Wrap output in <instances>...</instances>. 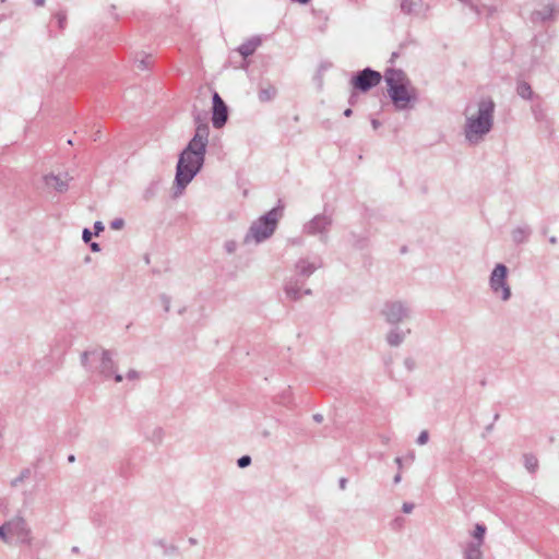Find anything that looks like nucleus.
<instances>
[{
  "label": "nucleus",
  "mask_w": 559,
  "mask_h": 559,
  "mask_svg": "<svg viewBox=\"0 0 559 559\" xmlns=\"http://www.w3.org/2000/svg\"><path fill=\"white\" fill-rule=\"evenodd\" d=\"M197 128L193 138L180 153L176 167L175 181L178 187L186 188L201 170L206 146L209 143L210 128L206 122H200V116H195Z\"/></svg>",
  "instance_id": "f257e3e1"
},
{
  "label": "nucleus",
  "mask_w": 559,
  "mask_h": 559,
  "mask_svg": "<svg viewBox=\"0 0 559 559\" xmlns=\"http://www.w3.org/2000/svg\"><path fill=\"white\" fill-rule=\"evenodd\" d=\"M496 104L490 97H481L465 108L464 136L471 145H477L493 128Z\"/></svg>",
  "instance_id": "f03ea898"
},
{
  "label": "nucleus",
  "mask_w": 559,
  "mask_h": 559,
  "mask_svg": "<svg viewBox=\"0 0 559 559\" xmlns=\"http://www.w3.org/2000/svg\"><path fill=\"white\" fill-rule=\"evenodd\" d=\"M384 79L388 85V94L396 109L405 110L411 107V103L416 102V90L411 85L402 70L388 69Z\"/></svg>",
  "instance_id": "7ed1b4c3"
},
{
  "label": "nucleus",
  "mask_w": 559,
  "mask_h": 559,
  "mask_svg": "<svg viewBox=\"0 0 559 559\" xmlns=\"http://www.w3.org/2000/svg\"><path fill=\"white\" fill-rule=\"evenodd\" d=\"M321 266V259H316L314 261H309L305 258L299 259L295 264V275L285 281L284 293L286 297L297 301L302 295H311L310 288L304 289L305 283Z\"/></svg>",
  "instance_id": "20e7f679"
},
{
  "label": "nucleus",
  "mask_w": 559,
  "mask_h": 559,
  "mask_svg": "<svg viewBox=\"0 0 559 559\" xmlns=\"http://www.w3.org/2000/svg\"><path fill=\"white\" fill-rule=\"evenodd\" d=\"M81 364L87 370L97 372L106 379H109L115 374L116 382H121L123 380V377L120 373H116V365L110 350H85L81 355Z\"/></svg>",
  "instance_id": "39448f33"
},
{
  "label": "nucleus",
  "mask_w": 559,
  "mask_h": 559,
  "mask_svg": "<svg viewBox=\"0 0 559 559\" xmlns=\"http://www.w3.org/2000/svg\"><path fill=\"white\" fill-rule=\"evenodd\" d=\"M283 215V206L278 205L252 222L243 238L246 245L260 243L269 239L275 231L278 221Z\"/></svg>",
  "instance_id": "423d86ee"
},
{
  "label": "nucleus",
  "mask_w": 559,
  "mask_h": 559,
  "mask_svg": "<svg viewBox=\"0 0 559 559\" xmlns=\"http://www.w3.org/2000/svg\"><path fill=\"white\" fill-rule=\"evenodd\" d=\"M507 277L508 267L502 263L496 264L489 277L490 289L503 301H507L511 298V288L507 282Z\"/></svg>",
  "instance_id": "0eeeda50"
},
{
  "label": "nucleus",
  "mask_w": 559,
  "mask_h": 559,
  "mask_svg": "<svg viewBox=\"0 0 559 559\" xmlns=\"http://www.w3.org/2000/svg\"><path fill=\"white\" fill-rule=\"evenodd\" d=\"M380 313L389 324L396 325L411 317V309L404 301L388 300Z\"/></svg>",
  "instance_id": "6e6552de"
},
{
  "label": "nucleus",
  "mask_w": 559,
  "mask_h": 559,
  "mask_svg": "<svg viewBox=\"0 0 559 559\" xmlns=\"http://www.w3.org/2000/svg\"><path fill=\"white\" fill-rule=\"evenodd\" d=\"M333 219L330 215L318 214L304 225V233L310 236H320L322 242L328 241V234Z\"/></svg>",
  "instance_id": "1a4fd4ad"
},
{
  "label": "nucleus",
  "mask_w": 559,
  "mask_h": 559,
  "mask_svg": "<svg viewBox=\"0 0 559 559\" xmlns=\"http://www.w3.org/2000/svg\"><path fill=\"white\" fill-rule=\"evenodd\" d=\"M382 80L380 72L366 68L358 71L350 80L353 87L359 92L366 93L377 86Z\"/></svg>",
  "instance_id": "9d476101"
},
{
  "label": "nucleus",
  "mask_w": 559,
  "mask_h": 559,
  "mask_svg": "<svg viewBox=\"0 0 559 559\" xmlns=\"http://www.w3.org/2000/svg\"><path fill=\"white\" fill-rule=\"evenodd\" d=\"M7 522L11 537H15L21 544L31 545L32 531L23 516L16 515Z\"/></svg>",
  "instance_id": "9b49d317"
},
{
  "label": "nucleus",
  "mask_w": 559,
  "mask_h": 559,
  "mask_svg": "<svg viewBox=\"0 0 559 559\" xmlns=\"http://www.w3.org/2000/svg\"><path fill=\"white\" fill-rule=\"evenodd\" d=\"M228 119V108L217 92L213 94V115L212 123L214 128L219 129L225 126Z\"/></svg>",
  "instance_id": "f8f14e48"
},
{
  "label": "nucleus",
  "mask_w": 559,
  "mask_h": 559,
  "mask_svg": "<svg viewBox=\"0 0 559 559\" xmlns=\"http://www.w3.org/2000/svg\"><path fill=\"white\" fill-rule=\"evenodd\" d=\"M69 176L68 174L63 175H53L49 174L44 177V182L46 187L56 190L57 192H66L69 188Z\"/></svg>",
  "instance_id": "ddd939ff"
},
{
  "label": "nucleus",
  "mask_w": 559,
  "mask_h": 559,
  "mask_svg": "<svg viewBox=\"0 0 559 559\" xmlns=\"http://www.w3.org/2000/svg\"><path fill=\"white\" fill-rule=\"evenodd\" d=\"M277 88L271 83H261L259 85L258 98L261 103H267L275 98Z\"/></svg>",
  "instance_id": "4468645a"
},
{
  "label": "nucleus",
  "mask_w": 559,
  "mask_h": 559,
  "mask_svg": "<svg viewBox=\"0 0 559 559\" xmlns=\"http://www.w3.org/2000/svg\"><path fill=\"white\" fill-rule=\"evenodd\" d=\"M408 333H411V330L402 331L399 328H394L388 332L385 338L390 346L397 347L404 342Z\"/></svg>",
  "instance_id": "2eb2a0df"
},
{
  "label": "nucleus",
  "mask_w": 559,
  "mask_h": 559,
  "mask_svg": "<svg viewBox=\"0 0 559 559\" xmlns=\"http://www.w3.org/2000/svg\"><path fill=\"white\" fill-rule=\"evenodd\" d=\"M261 45V39L259 37H252L249 40L245 41L238 47V52L247 58L254 53L257 48Z\"/></svg>",
  "instance_id": "dca6fc26"
},
{
  "label": "nucleus",
  "mask_w": 559,
  "mask_h": 559,
  "mask_svg": "<svg viewBox=\"0 0 559 559\" xmlns=\"http://www.w3.org/2000/svg\"><path fill=\"white\" fill-rule=\"evenodd\" d=\"M532 234V229L526 226V225H523V226H518L516 228H514L512 230V240L515 242V243H524L528 240L530 236Z\"/></svg>",
  "instance_id": "f3484780"
},
{
  "label": "nucleus",
  "mask_w": 559,
  "mask_h": 559,
  "mask_svg": "<svg viewBox=\"0 0 559 559\" xmlns=\"http://www.w3.org/2000/svg\"><path fill=\"white\" fill-rule=\"evenodd\" d=\"M464 559H483L481 546L479 543H467L463 550Z\"/></svg>",
  "instance_id": "a211bd4d"
},
{
  "label": "nucleus",
  "mask_w": 559,
  "mask_h": 559,
  "mask_svg": "<svg viewBox=\"0 0 559 559\" xmlns=\"http://www.w3.org/2000/svg\"><path fill=\"white\" fill-rule=\"evenodd\" d=\"M552 12H554V10L550 5H545L543 9L532 12L531 20L534 23L545 22V21L551 19Z\"/></svg>",
  "instance_id": "6ab92c4d"
},
{
  "label": "nucleus",
  "mask_w": 559,
  "mask_h": 559,
  "mask_svg": "<svg viewBox=\"0 0 559 559\" xmlns=\"http://www.w3.org/2000/svg\"><path fill=\"white\" fill-rule=\"evenodd\" d=\"M516 93L523 99H532L534 93L532 91L531 85L525 81H519L516 84Z\"/></svg>",
  "instance_id": "aec40b11"
},
{
  "label": "nucleus",
  "mask_w": 559,
  "mask_h": 559,
  "mask_svg": "<svg viewBox=\"0 0 559 559\" xmlns=\"http://www.w3.org/2000/svg\"><path fill=\"white\" fill-rule=\"evenodd\" d=\"M486 530L487 528H486V526L484 524L477 523L475 525V530H474V532L472 534L474 540H472L471 543H479V546L483 547Z\"/></svg>",
  "instance_id": "412c9836"
},
{
  "label": "nucleus",
  "mask_w": 559,
  "mask_h": 559,
  "mask_svg": "<svg viewBox=\"0 0 559 559\" xmlns=\"http://www.w3.org/2000/svg\"><path fill=\"white\" fill-rule=\"evenodd\" d=\"M472 9L478 14V15H487L490 16L496 11L493 7L486 5V4H472Z\"/></svg>",
  "instance_id": "4be33fe9"
},
{
  "label": "nucleus",
  "mask_w": 559,
  "mask_h": 559,
  "mask_svg": "<svg viewBox=\"0 0 559 559\" xmlns=\"http://www.w3.org/2000/svg\"><path fill=\"white\" fill-rule=\"evenodd\" d=\"M154 544L160 548H163L165 555H173L177 552L178 548L175 545H167L164 539H157Z\"/></svg>",
  "instance_id": "5701e85b"
},
{
  "label": "nucleus",
  "mask_w": 559,
  "mask_h": 559,
  "mask_svg": "<svg viewBox=\"0 0 559 559\" xmlns=\"http://www.w3.org/2000/svg\"><path fill=\"white\" fill-rule=\"evenodd\" d=\"M292 392L289 389L285 390L282 394L277 396V403L284 406H289L292 404Z\"/></svg>",
  "instance_id": "b1692460"
},
{
  "label": "nucleus",
  "mask_w": 559,
  "mask_h": 559,
  "mask_svg": "<svg viewBox=\"0 0 559 559\" xmlns=\"http://www.w3.org/2000/svg\"><path fill=\"white\" fill-rule=\"evenodd\" d=\"M416 7L417 3L414 0H403L401 3V10L406 14L413 13Z\"/></svg>",
  "instance_id": "393cba45"
},
{
  "label": "nucleus",
  "mask_w": 559,
  "mask_h": 559,
  "mask_svg": "<svg viewBox=\"0 0 559 559\" xmlns=\"http://www.w3.org/2000/svg\"><path fill=\"white\" fill-rule=\"evenodd\" d=\"M31 475V471L28 468H24L20 475L17 477H15L12 481H11V485L13 487H16L19 486V484H21L22 481H24L26 478H28Z\"/></svg>",
  "instance_id": "a878e982"
},
{
  "label": "nucleus",
  "mask_w": 559,
  "mask_h": 559,
  "mask_svg": "<svg viewBox=\"0 0 559 559\" xmlns=\"http://www.w3.org/2000/svg\"><path fill=\"white\" fill-rule=\"evenodd\" d=\"M0 539L3 540L4 543L9 544L10 543V539H11V535H10V531H9V525H8V522H4L1 526H0Z\"/></svg>",
  "instance_id": "bb28decb"
},
{
  "label": "nucleus",
  "mask_w": 559,
  "mask_h": 559,
  "mask_svg": "<svg viewBox=\"0 0 559 559\" xmlns=\"http://www.w3.org/2000/svg\"><path fill=\"white\" fill-rule=\"evenodd\" d=\"M525 466L530 472H534L537 467V460L533 455H525Z\"/></svg>",
  "instance_id": "cd10ccee"
},
{
  "label": "nucleus",
  "mask_w": 559,
  "mask_h": 559,
  "mask_svg": "<svg viewBox=\"0 0 559 559\" xmlns=\"http://www.w3.org/2000/svg\"><path fill=\"white\" fill-rule=\"evenodd\" d=\"M55 17L57 19L58 26L60 29H64L67 24V14L64 11H59L55 14Z\"/></svg>",
  "instance_id": "c85d7f7f"
},
{
  "label": "nucleus",
  "mask_w": 559,
  "mask_h": 559,
  "mask_svg": "<svg viewBox=\"0 0 559 559\" xmlns=\"http://www.w3.org/2000/svg\"><path fill=\"white\" fill-rule=\"evenodd\" d=\"M156 193V185L151 183L150 187L146 188V190L143 193L144 200L148 201L151 200Z\"/></svg>",
  "instance_id": "c756f323"
},
{
  "label": "nucleus",
  "mask_w": 559,
  "mask_h": 559,
  "mask_svg": "<svg viewBox=\"0 0 559 559\" xmlns=\"http://www.w3.org/2000/svg\"><path fill=\"white\" fill-rule=\"evenodd\" d=\"M237 464L240 468H245L251 464V457L249 455H242L238 459Z\"/></svg>",
  "instance_id": "7c9ffc66"
},
{
  "label": "nucleus",
  "mask_w": 559,
  "mask_h": 559,
  "mask_svg": "<svg viewBox=\"0 0 559 559\" xmlns=\"http://www.w3.org/2000/svg\"><path fill=\"white\" fill-rule=\"evenodd\" d=\"M224 248L227 253H234L237 249V242L235 240H228L225 242Z\"/></svg>",
  "instance_id": "2f4dec72"
},
{
  "label": "nucleus",
  "mask_w": 559,
  "mask_h": 559,
  "mask_svg": "<svg viewBox=\"0 0 559 559\" xmlns=\"http://www.w3.org/2000/svg\"><path fill=\"white\" fill-rule=\"evenodd\" d=\"M428 439H429V435H428V431L427 430H423L418 438H417V443L420 444V445H424L428 442Z\"/></svg>",
  "instance_id": "473e14b6"
},
{
  "label": "nucleus",
  "mask_w": 559,
  "mask_h": 559,
  "mask_svg": "<svg viewBox=\"0 0 559 559\" xmlns=\"http://www.w3.org/2000/svg\"><path fill=\"white\" fill-rule=\"evenodd\" d=\"M124 226V221L122 218H116L110 223V227L112 229H121Z\"/></svg>",
  "instance_id": "72a5a7b5"
},
{
  "label": "nucleus",
  "mask_w": 559,
  "mask_h": 559,
  "mask_svg": "<svg viewBox=\"0 0 559 559\" xmlns=\"http://www.w3.org/2000/svg\"><path fill=\"white\" fill-rule=\"evenodd\" d=\"M82 239L85 243H88L92 239V233L88 228H84L82 233Z\"/></svg>",
  "instance_id": "f704fd0d"
},
{
  "label": "nucleus",
  "mask_w": 559,
  "mask_h": 559,
  "mask_svg": "<svg viewBox=\"0 0 559 559\" xmlns=\"http://www.w3.org/2000/svg\"><path fill=\"white\" fill-rule=\"evenodd\" d=\"M162 302H163V306H164L165 311H167V312H168V311H169V309H170V299H169V297H167V296L163 295V296H162Z\"/></svg>",
  "instance_id": "c9c22d12"
},
{
  "label": "nucleus",
  "mask_w": 559,
  "mask_h": 559,
  "mask_svg": "<svg viewBox=\"0 0 559 559\" xmlns=\"http://www.w3.org/2000/svg\"><path fill=\"white\" fill-rule=\"evenodd\" d=\"M139 378H140V373L136 370H130L127 373V379H129V380H136Z\"/></svg>",
  "instance_id": "e433bc0d"
},
{
  "label": "nucleus",
  "mask_w": 559,
  "mask_h": 559,
  "mask_svg": "<svg viewBox=\"0 0 559 559\" xmlns=\"http://www.w3.org/2000/svg\"><path fill=\"white\" fill-rule=\"evenodd\" d=\"M414 509V504L409 502H404L402 506V510L404 513H411Z\"/></svg>",
  "instance_id": "4c0bfd02"
},
{
  "label": "nucleus",
  "mask_w": 559,
  "mask_h": 559,
  "mask_svg": "<svg viewBox=\"0 0 559 559\" xmlns=\"http://www.w3.org/2000/svg\"><path fill=\"white\" fill-rule=\"evenodd\" d=\"M94 230H95V235H98L100 231L104 230V225L102 222L97 221L95 222L94 224Z\"/></svg>",
  "instance_id": "58836bf2"
},
{
  "label": "nucleus",
  "mask_w": 559,
  "mask_h": 559,
  "mask_svg": "<svg viewBox=\"0 0 559 559\" xmlns=\"http://www.w3.org/2000/svg\"><path fill=\"white\" fill-rule=\"evenodd\" d=\"M138 68L140 70H144V69H147L148 68V61L146 59H141L138 61Z\"/></svg>",
  "instance_id": "ea45409f"
},
{
  "label": "nucleus",
  "mask_w": 559,
  "mask_h": 559,
  "mask_svg": "<svg viewBox=\"0 0 559 559\" xmlns=\"http://www.w3.org/2000/svg\"><path fill=\"white\" fill-rule=\"evenodd\" d=\"M90 247H91V250L93 252H99L100 251V246L97 242H91Z\"/></svg>",
  "instance_id": "a19ab883"
},
{
  "label": "nucleus",
  "mask_w": 559,
  "mask_h": 559,
  "mask_svg": "<svg viewBox=\"0 0 559 559\" xmlns=\"http://www.w3.org/2000/svg\"><path fill=\"white\" fill-rule=\"evenodd\" d=\"M371 126L374 130H377L381 126V123L377 119H371Z\"/></svg>",
  "instance_id": "79ce46f5"
},
{
  "label": "nucleus",
  "mask_w": 559,
  "mask_h": 559,
  "mask_svg": "<svg viewBox=\"0 0 559 559\" xmlns=\"http://www.w3.org/2000/svg\"><path fill=\"white\" fill-rule=\"evenodd\" d=\"M346 485H347V479L346 478H341L340 479V488L342 490H344L346 488Z\"/></svg>",
  "instance_id": "37998d69"
},
{
  "label": "nucleus",
  "mask_w": 559,
  "mask_h": 559,
  "mask_svg": "<svg viewBox=\"0 0 559 559\" xmlns=\"http://www.w3.org/2000/svg\"><path fill=\"white\" fill-rule=\"evenodd\" d=\"M313 419L317 421V423H321L323 420V416L321 414H314L313 415Z\"/></svg>",
  "instance_id": "c03bdc74"
},
{
  "label": "nucleus",
  "mask_w": 559,
  "mask_h": 559,
  "mask_svg": "<svg viewBox=\"0 0 559 559\" xmlns=\"http://www.w3.org/2000/svg\"><path fill=\"white\" fill-rule=\"evenodd\" d=\"M45 1H46V0H34V4H35L36 7H43V5L45 4Z\"/></svg>",
  "instance_id": "a18cd8bd"
},
{
  "label": "nucleus",
  "mask_w": 559,
  "mask_h": 559,
  "mask_svg": "<svg viewBox=\"0 0 559 559\" xmlns=\"http://www.w3.org/2000/svg\"><path fill=\"white\" fill-rule=\"evenodd\" d=\"M353 114V110L350 108H347L345 111H344V116L346 117H350Z\"/></svg>",
  "instance_id": "49530a36"
},
{
  "label": "nucleus",
  "mask_w": 559,
  "mask_h": 559,
  "mask_svg": "<svg viewBox=\"0 0 559 559\" xmlns=\"http://www.w3.org/2000/svg\"><path fill=\"white\" fill-rule=\"evenodd\" d=\"M188 542H189V544H190V545H192V546H194V545H197V544H198V540H197L195 538H193V537H190Z\"/></svg>",
  "instance_id": "de8ad7c7"
},
{
  "label": "nucleus",
  "mask_w": 559,
  "mask_h": 559,
  "mask_svg": "<svg viewBox=\"0 0 559 559\" xmlns=\"http://www.w3.org/2000/svg\"><path fill=\"white\" fill-rule=\"evenodd\" d=\"M549 242L552 243V245H556L557 243V237L556 236H551L549 238Z\"/></svg>",
  "instance_id": "09e8293b"
},
{
  "label": "nucleus",
  "mask_w": 559,
  "mask_h": 559,
  "mask_svg": "<svg viewBox=\"0 0 559 559\" xmlns=\"http://www.w3.org/2000/svg\"><path fill=\"white\" fill-rule=\"evenodd\" d=\"M405 365L407 366L408 369H412L413 361L411 359H406Z\"/></svg>",
  "instance_id": "8fccbe9b"
},
{
  "label": "nucleus",
  "mask_w": 559,
  "mask_h": 559,
  "mask_svg": "<svg viewBox=\"0 0 559 559\" xmlns=\"http://www.w3.org/2000/svg\"><path fill=\"white\" fill-rule=\"evenodd\" d=\"M71 551H72L73 554H79V552H80V548H79L78 546H73V547H72V549H71Z\"/></svg>",
  "instance_id": "3c124183"
},
{
  "label": "nucleus",
  "mask_w": 559,
  "mask_h": 559,
  "mask_svg": "<svg viewBox=\"0 0 559 559\" xmlns=\"http://www.w3.org/2000/svg\"><path fill=\"white\" fill-rule=\"evenodd\" d=\"M400 481H401V475L397 474V475L394 476V483L397 484Z\"/></svg>",
  "instance_id": "603ef678"
},
{
  "label": "nucleus",
  "mask_w": 559,
  "mask_h": 559,
  "mask_svg": "<svg viewBox=\"0 0 559 559\" xmlns=\"http://www.w3.org/2000/svg\"><path fill=\"white\" fill-rule=\"evenodd\" d=\"M395 463L401 466L402 465V459L401 457H396L395 459Z\"/></svg>",
  "instance_id": "864d4df0"
},
{
  "label": "nucleus",
  "mask_w": 559,
  "mask_h": 559,
  "mask_svg": "<svg viewBox=\"0 0 559 559\" xmlns=\"http://www.w3.org/2000/svg\"><path fill=\"white\" fill-rule=\"evenodd\" d=\"M74 460H75V457H74V455H73V454L69 455V457H68V461H69V462H71V463H72V462H74Z\"/></svg>",
  "instance_id": "5fc2aeb1"
},
{
  "label": "nucleus",
  "mask_w": 559,
  "mask_h": 559,
  "mask_svg": "<svg viewBox=\"0 0 559 559\" xmlns=\"http://www.w3.org/2000/svg\"><path fill=\"white\" fill-rule=\"evenodd\" d=\"M157 433H158V438L160 439L162 430H160V429H158V430H157Z\"/></svg>",
  "instance_id": "6e6d98bb"
},
{
  "label": "nucleus",
  "mask_w": 559,
  "mask_h": 559,
  "mask_svg": "<svg viewBox=\"0 0 559 559\" xmlns=\"http://www.w3.org/2000/svg\"><path fill=\"white\" fill-rule=\"evenodd\" d=\"M492 429V425H489L486 430H491Z\"/></svg>",
  "instance_id": "4d7b16f0"
}]
</instances>
